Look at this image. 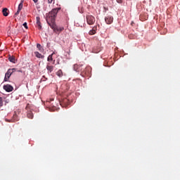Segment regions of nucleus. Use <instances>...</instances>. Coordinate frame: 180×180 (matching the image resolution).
Listing matches in <instances>:
<instances>
[{
    "label": "nucleus",
    "instance_id": "f257e3e1",
    "mask_svg": "<svg viewBox=\"0 0 180 180\" xmlns=\"http://www.w3.org/2000/svg\"><path fill=\"white\" fill-rule=\"evenodd\" d=\"M57 13H58V8H53L49 13L46 17V22L49 26L51 25V23H56Z\"/></svg>",
    "mask_w": 180,
    "mask_h": 180
},
{
    "label": "nucleus",
    "instance_id": "f03ea898",
    "mask_svg": "<svg viewBox=\"0 0 180 180\" xmlns=\"http://www.w3.org/2000/svg\"><path fill=\"white\" fill-rule=\"evenodd\" d=\"M49 26L55 32H63V30H64V27L57 26V25H56V22L51 23V25Z\"/></svg>",
    "mask_w": 180,
    "mask_h": 180
},
{
    "label": "nucleus",
    "instance_id": "7ed1b4c3",
    "mask_svg": "<svg viewBox=\"0 0 180 180\" xmlns=\"http://www.w3.org/2000/svg\"><path fill=\"white\" fill-rule=\"evenodd\" d=\"M86 19L88 25H94V23H95V17L93 15H87L86 16Z\"/></svg>",
    "mask_w": 180,
    "mask_h": 180
},
{
    "label": "nucleus",
    "instance_id": "20e7f679",
    "mask_svg": "<svg viewBox=\"0 0 180 180\" xmlns=\"http://www.w3.org/2000/svg\"><path fill=\"white\" fill-rule=\"evenodd\" d=\"M105 21L107 25H112L113 23V17L112 15H108L105 18Z\"/></svg>",
    "mask_w": 180,
    "mask_h": 180
},
{
    "label": "nucleus",
    "instance_id": "39448f33",
    "mask_svg": "<svg viewBox=\"0 0 180 180\" xmlns=\"http://www.w3.org/2000/svg\"><path fill=\"white\" fill-rule=\"evenodd\" d=\"M4 89L6 92H12L13 91V86H12L11 84H6L4 86Z\"/></svg>",
    "mask_w": 180,
    "mask_h": 180
},
{
    "label": "nucleus",
    "instance_id": "423d86ee",
    "mask_svg": "<svg viewBox=\"0 0 180 180\" xmlns=\"http://www.w3.org/2000/svg\"><path fill=\"white\" fill-rule=\"evenodd\" d=\"M22 8H23V0H22L20 4L18 5V9L17 12L15 13V16H18V15H19Z\"/></svg>",
    "mask_w": 180,
    "mask_h": 180
},
{
    "label": "nucleus",
    "instance_id": "0eeeda50",
    "mask_svg": "<svg viewBox=\"0 0 180 180\" xmlns=\"http://www.w3.org/2000/svg\"><path fill=\"white\" fill-rule=\"evenodd\" d=\"M8 60L13 64H16V57L12 55H8Z\"/></svg>",
    "mask_w": 180,
    "mask_h": 180
},
{
    "label": "nucleus",
    "instance_id": "6e6552de",
    "mask_svg": "<svg viewBox=\"0 0 180 180\" xmlns=\"http://www.w3.org/2000/svg\"><path fill=\"white\" fill-rule=\"evenodd\" d=\"M60 106H63V108H64V106H68V99L67 98H64L62 101L59 102Z\"/></svg>",
    "mask_w": 180,
    "mask_h": 180
},
{
    "label": "nucleus",
    "instance_id": "1a4fd4ad",
    "mask_svg": "<svg viewBox=\"0 0 180 180\" xmlns=\"http://www.w3.org/2000/svg\"><path fill=\"white\" fill-rule=\"evenodd\" d=\"M37 26L39 30H41V23L40 22V17L36 18Z\"/></svg>",
    "mask_w": 180,
    "mask_h": 180
},
{
    "label": "nucleus",
    "instance_id": "9d476101",
    "mask_svg": "<svg viewBox=\"0 0 180 180\" xmlns=\"http://www.w3.org/2000/svg\"><path fill=\"white\" fill-rule=\"evenodd\" d=\"M11 75H9V73L6 72L5 75V77H4V81L5 82H8V79H9V78H11Z\"/></svg>",
    "mask_w": 180,
    "mask_h": 180
},
{
    "label": "nucleus",
    "instance_id": "9b49d317",
    "mask_svg": "<svg viewBox=\"0 0 180 180\" xmlns=\"http://www.w3.org/2000/svg\"><path fill=\"white\" fill-rule=\"evenodd\" d=\"M4 16H8L9 13H8V8H5L2 11Z\"/></svg>",
    "mask_w": 180,
    "mask_h": 180
},
{
    "label": "nucleus",
    "instance_id": "f8f14e48",
    "mask_svg": "<svg viewBox=\"0 0 180 180\" xmlns=\"http://www.w3.org/2000/svg\"><path fill=\"white\" fill-rule=\"evenodd\" d=\"M34 54L37 58H43V55L39 52H34Z\"/></svg>",
    "mask_w": 180,
    "mask_h": 180
},
{
    "label": "nucleus",
    "instance_id": "ddd939ff",
    "mask_svg": "<svg viewBox=\"0 0 180 180\" xmlns=\"http://www.w3.org/2000/svg\"><path fill=\"white\" fill-rule=\"evenodd\" d=\"M27 118L28 119H32L33 118V112L31 111L28 112L27 114Z\"/></svg>",
    "mask_w": 180,
    "mask_h": 180
},
{
    "label": "nucleus",
    "instance_id": "4468645a",
    "mask_svg": "<svg viewBox=\"0 0 180 180\" xmlns=\"http://www.w3.org/2000/svg\"><path fill=\"white\" fill-rule=\"evenodd\" d=\"M37 47L39 50V51H44V49H43V47H41V45L40 44H37Z\"/></svg>",
    "mask_w": 180,
    "mask_h": 180
},
{
    "label": "nucleus",
    "instance_id": "2eb2a0df",
    "mask_svg": "<svg viewBox=\"0 0 180 180\" xmlns=\"http://www.w3.org/2000/svg\"><path fill=\"white\" fill-rule=\"evenodd\" d=\"M15 68L13 69H8V70L7 71V74H9L10 75H12V74H13V72L15 71Z\"/></svg>",
    "mask_w": 180,
    "mask_h": 180
},
{
    "label": "nucleus",
    "instance_id": "dca6fc26",
    "mask_svg": "<svg viewBox=\"0 0 180 180\" xmlns=\"http://www.w3.org/2000/svg\"><path fill=\"white\" fill-rule=\"evenodd\" d=\"M56 75L58 77H63V70H59L58 72H56Z\"/></svg>",
    "mask_w": 180,
    "mask_h": 180
},
{
    "label": "nucleus",
    "instance_id": "f3484780",
    "mask_svg": "<svg viewBox=\"0 0 180 180\" xmlns=\"http://www.w3.org/2000/svg\"><path fill=\"white\" fill-rule=\"evenodd\" d=\"M48 61H53V54L49 56Z\"/></svg>",
    "mask_w": 180,
    "mask_h": 180
},
{
    "label": "nucleus",
    "instance_id": "a211bd4d",
    "mask_svg": "<svg viewBox=\"0 0 180 180\" xmlns=\"http://www.w3.org/2000/svg\"><path fill=\"white\" fill-rule=\"evenodd\" d=\"M2 106H4V101L2 97H0V108H2Z\"/></svg>",
    "mask_w": 180,
    "mask_h": 180
},
{
    "label": "nucleus",
    "instance_id": "6ab92c4d",
    "mask_svg": "<svg viewBox=\"0 0 180 180\" xmlns=\"http://www.w3.org/2000/svg\"><path fill=\"white\" fill-rule=\"evenodd\" d=\"M95 33H96V32L95 30H91L89 31V34H95Z\"/></svg>",
    "mask_w": 180,
    "mask_h": 180
},
{
    "label": "nucleus",
    "instance_id": "aec40b11",
    "mask_svg": "<svg viewBox=\"0 0 180 180\" xmlns=\"http://www.w3.org/2000/svg\"><path fill=\"white\" fill-rule=\"evenodd\" d=\"M23 26L25 28L27 29V22H24Z\"/></svg>",
    "mask_w": 180,
    "mask_h": 180
},
{
    "label": "nucleus",
    "instance_id": "412c9836",
    "mask_svg": "<svg viewBox=\"0 0 180 180\" xmlns=\"http://www.w3.org/2000/svg\"><path fill=\"white\" fill-rule=\"evenodd\" d=\"M52 101H54V99L53 98H51L49 100H47L46 102H52Z\"/></svg>",
    "mask_w": 180,
    "mask_h": 180
},
{
    "label": "nucleus",
    "instance_id": "4be33fe9",
    "mask_svg": "<svg viewBox=\"0 0 180 180\" xmlns=\"http://www.w3.org/2000/svg\"><path fill=\"white\" fill-rule=\"evenodd\" d=\"M117 4H122V0H117Z\"/></svg>",
    "mask_w": 180,
    "mask_h": 180
},
{
    "label": "nucleus",
    "instance_id": "5701e85b",
    "mask_svg": "<svg viewBox=\"0 0 180 180\" xmlns=\"http://www.w3.org/2000/svg\"><path fill=\"white\" fill-rule=\"evenodd\" d=\"M49 4H52L53 3V0H48Z\"/></svg>",
    "mask_w": 180,
    "mask_h": 180
},
{
    "label": "nucleus",
    "instance_id": "b1692460",
    "mask_svg": "<svg viewBox=\"0 0 180 180\" xmlns=\"http://www.w3.org/2000/svg\"><path fill=\"white\" fill-rule=\"evenodd\" d=\"M34 2V4H37V2H39V0H32Z\"/></svg>",
    "mask_w": 180,
    "mask_h": 180
},
{
    "label": "nucleus",
    "instance_id": "393cba45",
    "mask_svg": "<svg viewBox=\"0 0 180 180\" xmlns=\"http://www.w3.org/2000/svg\"><path fill=\"white\" fill-rule=\"evenodd\" d=\"M29 108V104H27V107H26V109H27Z\"/></svg>",
    "mask_w": 180,
    "mask_h": 180
},
{
    "label": "nucleus",
    "instance_id": "a878e982",
    "mask_svg": "<svg viewBox=\"0 0 180 180\" xmlns=\"http://www.w3.org/2000/svg\"><path fill=\"white\" fill-rule=\"evenodd\" d=\"M17 71H18V72H20V70H17Z\"/></svg>",
    "mask_w": 180,
    "mask_h": 180
}]
</instances>
